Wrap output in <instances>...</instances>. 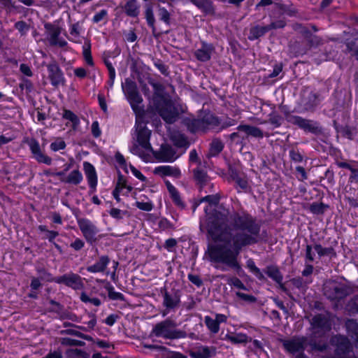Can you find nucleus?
Instances as JSON below:
<instances>
[{"label": "nucleus", "instance_id": "1", "mask_svg": "<svg viewBox=\"0 0 358 358\" xmlns=\"http://www.w3.org/2000/svg\"><path fill=\"white\" fill-rule=\"evenodd\" d=\"M207 232L215 242L208 247L209 259L238 271V257L245 247L258 243L262 239L261 223L247 212L235 213L228 223V212L213 211L208 215Z\"/></svg>", "mask_w": 358, "mask_h": 358}, {"label": "nucleus", "instance_id": "2", "mask_svg": "<svg viewBox=\"0 0 358 358\" xmlns=\"http://www.w3.org/2000/svg\"><path fill=\"white\" fill-rule=\"evenodd\" d=\"M148 83L154 90L152 103L156 111L166 123L175 122L182 111L181 106L176 105L171 99L164 96L165 87L162 84L155 82L153 79H149Z\"/></svg>", "mask_w": 358, "mask_h": 358}, {"label": "nucleus", "instance_id": "3", "mask_svg": "<svg viewBox=\"0 0 358 358\" xmlns=\"http://www.w3.org/2000/svg\"><path fill=\"white\" fill-rule=\"evenodd\" d=\"M355 288L349 282L329 280L324 283L323 292L327 299L337 303L354 293Z\"/></svg>", "mask_w": 358, "mask_h": 358}, {"label": "nucleus", "instance_id": "4", "mask_svg": "<svg viewBox=\"0 0 358 358\" xmlns=\"http://www.w3.org/2000/svg\"><path fill=\"white\" fill-rule=\"evenodd\" d=\"M183 124L191 133H206L208 130L220 132V118L211 113H207L201 118L186 117Z\"/></svg>", "mask_w": 358, "mask_h": 358}, {"label": "nucleus", "instance_id": "5", "mask_svg": "<svg viewBox=\"0 0 358 358\" xmlns=\"http://www.w3.org/2000/svg\"><path fill=\"white\" fill-rule=\"evenodd\" d=\"M176 322L167 318L157 323L152 328L150 335L164 339H178L187 336L185 331L176 329Z\"/></svg>", "mask_w": 358, "mask_h": 358}, {"label": "nucleus", "instance_id": "6", "mask_svg": "<svg viewBox=\"0 0 358 358\" xmlns=\"http://www.w3.org/2000/svg\"><path fill=\"white\" fill-rule=\"evenodd\" d=\"M331 343L335 348V356L324 355L322 358H355L349 355L353 351V345L346 336L336 335L331 338Z\"/></svg>", "mask_w": 358, "mask_h": 358}, {"label": "nucleus", "instance_id": "7", "mask_svg": "<svg viewBox=\"0 0 358 358\" xmlns=\"http://www.w3.org/2000/svg\"><path fill=\"white\" fill-rule=\"evenodd\" d=\"M160 293L163 298L162 305L166 309L162 311V316L165 317L171 310H175L180 305L181 291L178 289L166 287L161 288Z\"/></svg>", "mask_w": 358, "mask_h": 358}, {"label": "nucleus", "instance_id": "8", "mask_svg": "<svg viewBox=\"0 0 358 358\" xmlns=\"http://www.w3.org/2000/svg\"><path fill=\"white\" fill-rule=\"evenodd\" d=\"M286 120L294 125L298 126L306 132H310L315 135H320L323 133V129L320 123L313 120L303 118L301 116L286 114Z\"/></svg>", "mask_w": 358, "mask_h": 358}, {"label": "nucleus", "instance_id": "9", "mask_svg": "<svg viewBox=\"0 0 358 358\" xmlns=\"http://www.w3.org/2000/svg\"><path fill=\"white\" fill-rule=\"evenodd\" d=\"M122 87L131 108L136 111L138 105L143 101V99L138 91L136 83L130 79H126L125 84Z\"/></svg>", "mask_w": 358, "mask_h": 358}, {"label": "nucleus", "instance_id": "10", "mask_svg": "<svg viewBox=\"0 0 358 358\" xmlns=\"http://www.w3.org/2000/svg\"><path fill=\"white\" fill-rule=\"evenodd\" d=\"M78 224L87 243L93 244L98 240L96 234L99 229L90 220L81 218L78 220Z\"/></svg>", "mask_w": 358, "mask_h": 358}, {"label": "nucleus", "instance_id": "11", "mask_svg": "<svg viewBox=\"0 0 358 358\" xmlns=\"http://www.w3.org/2000/svg\"><path fill=\"white\" fill-rule=\"evenodd\" d=\"M56 283L64 284L75 290L82 289L84 287L82 278L72 272L57 277Z\"/></svg>", "mask_w": 358, "mask_h": 358}, {"label": "nucleus", "instance_id": "12", "mask_svg": "<svg viewBox=\"0 0 358 358\" xmlns=\"http://www.w3.org/2000/svg\"><path fill=\"white\" fill-rule=\"evenodd\" d=\"M48 78L52 86L57 87L64 85L65 78L64 73L56 62H52L47 65Z\"/></svg>", "mask_w": 358, "mask_h": 358}, {"label": "nucleus", "instance_id": "13", "mask_svg": "<svg viewBox=\"0 0 358 358\" xmlns=\"http://www.w3.org/2000/svg\"><path fill=\"white\" fill-rule=\"evenodd\" d=\"M155 155L159 161L172 162L178 159L180 154H177L176 149L173 146L169 144H162Z\"/></svg>", "mask_w": 358, "mask_h": 358}, {"label": "nucleus", "instance_id": "14", "mask_svg": "<svg viewBox=\"0 0 358 358\" xmlns=\"http://www.w3.org/2000/svg\"><path fill=\"white\" fill-rule=\"evenodd\" d=\"M306 341L304 338H294L284 341L282 345L285 349L291 354L304 355Z\"/></svg>", "mask_w": 358, "mask_h": 358}, {"label": "nucleus", "instance_id": "15", "mask_svg": "<svg viewBox=\"0 0 358 358\" xmlns=\"http://www.w3.org/2000/svg\"><path fill=\"white\" fill-rule=\"evenodd\" d=\"M28 145L31 152V154L33 155L34 158L38 163H43L47 165H50L52 164V160L51 157H48V155L43 152V151L41 149L39 143L35 138L30 139L28 141Z\"/></svg>", "mask_w": 358, "mask_h": 358}, {"label": "nucleus", "instance_id": "16", "mask_svg": "<svg viewBox=\"0 0 358 358\" xmlns=\"http://www.w3.org/2000/svg\"><path fill=\"white\" fill-rule=\"evenodd\" d=\"M137 142L146 151H152V147L150 143V137L151 131L149 130L145 124H139L136 127Z\"/></svg>", "mask_w": 358, "mask_h": 358}, {"label": "nucleus", "instance_id": "17", "mask_svg": "<svg viewBox=\"0 0 358 358\" xmlns=\"http://www.w3.org/2000/svg\"><path fill=\"white\" fill-rule=\"evenodd\" d=\"M322 99L320 94L310 91L306 94H304L301 102L305 110L314 111Z\"/></svg>", "mask_w": 358, "mask_h": 358}, {"label": "nucleus", "instance_id": "18", "mask_svg": "<svg viewBox=\"0 0 358 358\" xmlns=\"http://www.w3.org/2000/svg\"><path fill=\"white\" fill-rule=\"evenodd\" d=\"M214 51L215 48L213 44L201 41V47L195 50L194 55L197 60L206 62L210 59L211 55Z\"/></svg>", "mask_w": 358, "mask_h": 358}, {"label": "nucleus", "instance_id": "19", "mask_svg": "<svg viewBox=\"0 0 358 358\" xmlns=\"http://www.w3.org/2000/svg\"><path fill=\"white\" fill-rule=\"evenodd\" d=\"M154 173L162 178L169 176L179 178L181 176V172L178 167L169 165L156 167L154 170Z\"/></svg>", "mask_w": 358, "mask_h": 358}, {"label": "nucleus", "instance_id": "20", "mask_svg": "<svg viewBox=\"0 0 358 358\" xmlns=\"http://www.w3.org/2000/svg\"><path fill=\"white\" fill-rule=\"evenodd\" d=\"M215 354V350L213 347L201 345L193 348L189 352L192 358H210Z\"/></svg>", "mask_w": 358, "mask_h": 358}, {"label": "nucleus", "instance_id": "21", "mask_svg": "<svg viewBox=\"0 0 358 358\" xmlns=\"http://www.w3.org/2000/svg\"><path fill=\"white\" fill-rule=\"evenodd\" d=\"M83 166L89 186L95 189L97 185V176L94 167L87 162L83 163Z\"/></svg>", "mask_w": 358, "mask_h": 358}, {"label": "nucleus", "instance_id": "22", "mask_svg": "<svg viewBox=\"0 0 358 358\" xmlns=\"http://www.w3.org/2000/svg\"><path fill=\"white\" fill-rule=\"evenodd\" d=\"M109 262L110 259L107 255L101 256L94 264L87 266V271L90 273H103L105 271Z\"/></svg>", "mask_w": 358, "mask_h": 358}, {"label": "nucleus", "instance_id": "23", "mask_svg": "<svg viewBox=\"0 0 358 358\" xmlns=\"http://www.w3.org/2000/svg\"><path fill=\"white\" fill-rule=\"evenodd\" d=\"M237 129L239 131H243L245 133L247 136H252L255 138H262L264 137L263 131L259 127L251 126L248 124H240Z\"/></svg>", "mask_w": 358, "mask_h": 358}, {"label": "nucleus", "instance_id": "24", "mask_svg": "<svg viewBox=\"0 0 358 358\" xmlns=\"http://www.w3.org/2000/svg\"><path fill=\"white\" fill-rule=\"evenodd\" d=\"M165 184L173 203L180 208H184L185 205L177 189L169 180H165Z\"/></svg>", "mask_w": 358, "mask_h": 358}, {"label": "nucleus", "instance_id": "25", "mask_svg": "<svg viewBox=\"0 0 358 358\" xmlns=\"http://www.w3.org/2000/svg\"><path fill=\"white\" fill-rule=\"evenodd\" d=\"M205 14H213L215 12L213 3L211 0H189Z\"/></svg>", "mask_w": 358, "mask_h": 358}, {"label": "nucleus", "instance_id": "26", "mask_svg": "<svg viewBox=\"0 0 358 358\" xmlns=\"http://www.w3.org/2000/svg\"><path fill=\"white\" fill-rule=\"evenodd\" d=\"M346 54L358 61V37L347 39L345 42Z\"/></svg>", "mask_w": 358, "mask_h": 358}, {"label": "nucleus", "instance_id": "27", "mask_svg": "<svg viewBox=\"0 0 358 358\" xmlns=\"http://www.w3.org/2000/svg\"><path fill=\"white\" fill-rule=\"evenodd\" d=\"M170 139L177 148H187L189 146V143L186 136L179 131H174L171 132Z\"/></svg>", "mask_w": 358, "mask_h": 358}, {"label": "nucleus", "instance_id": "28", "mask_svg": "<svg viewBox=\"0 0 358 358\" xmlns=\"http://www.w3.org/2000/svg\"><path fill=\"white\" fill-rule=\"evenodd\" d=\"M83 178L82 173L76 169L72 171L66 178H61L60 181L66 184L78 185L82 182Z\"/></svg>", "mask_w": 358, "mask_h": 358}, {"label": "nucleus", "instance_id": "29", "mask_svg": "<svg viewBox=\"0 0 358 358\" xmlns=\"http://www.w3.org/2000/svg\"><path fill=\"white\" fill-rule=\"evenodd\" d=\"M345 327L348 335L358 343V322L354 319H348L345 322Z\"/></svg>", "mask_w": 358, "mask_h": 358}, {"label": "nucleus", "instance_id": "30", "mask_svg": "<svg viewBox=\"0 0 358 358\" xmlns=\"http://www.w3.org/2000/svg\"><path fill=\"white\" fill-rule=\"evenodd\" d=\"M45 29L48 34V39L50 44H55V41L59 38L61 34L60 28L52 24L47 23L45 24Z\"/></svg>", "mask_w": 358, "mask_h": 358}, {"label": "nucleus", "instance_id": "31", "mask_svg": "<svg viewBox=\"0 0 358 358\" xmlns=\"http://www.w3.org/2000/svg\"><path fill=\"white\" fill-rule=\"evenodd\" d=\"M225 339L233 344H243L252 341L250 337L242 333L227 334Z\"/></svg>", "mask_w": 358, "mask_h": 358}, {"label": "nucleus", "instance_id": "32", "mask_svg": "<svg viewBox=\"0 0 358 358\" xmlns=\"http://www.w3.org/2000/svg\"><path fill=\"white\" fill-rule=\"evenodd\" d=\"M269 31V27L268 25L266 26H260L256 25L250 28V34L248 36V39L250 41H254L258 39L259 38L263 36L266 33Z\"/></svg>", "mask_w": 358, "mask_h": 358}, {"label": "nucleus", "instance_id": "33", "mask_svg": "<svg viewBox=\"0 0 358 358\" xmlns=\"http://www.w3.org/2000/svg\"><path fill=\"white\" fill-rule=\"evenodd\" d=\"M313 248L320 258L324 256L335 258L337 256L336 252L333 247L324 248L321 244L317 243L314 245Z\"/></svg>", "mask_w": 358, "mask_h": 358}, {"label": "nucleus", "instance_id": "34", "mask_svg": "<svg viewBox=\"0 0 358 358\" xmlns=\"http://www.w3.org/2000/svg\"><path fill=\"white\" fill-rule=\"evenodd\" d=\"M145 17L148 26L152 29V34L156 36L157 29L155 25V18L154 16L152 7L150 4L145 5Z\"/></svg>", "mask_w": 358, "mask_h": 358}, {"label": "nucleus", "instance_id": "35", "mask_svg": "<svg viewBox=\"0 0 358 358\" xmlns=\"http://www.w3.org/2000/svg\"><path fill=\"white\" fill-rule=\"evenodd\" d=\"M140 6L137 0H129L124 6V11L128 16L136 17L139 14Z\"/></svg>", "mask_w": 358, "mask_h": 358}, {"label": "nucleus", "instance_id": "36", "mask_svg": "<svg viewBox=\"0 0 358 358\" xmlns=\"http://www.w3.org/2000/svg\"><path fill=\"white\" fill-rule=\"evenodd\" d=\"M62 117L71 123V127L73 130L77 129L80 124V119L73 112L68 109H64Z\"/></svg>", "mask_w": 358, "mask_h": 358}, {"label": "nucleus", "instance_id": "37", "mask_svg": "<svg viewBox=\"0 0 358 358\" xmlns=\"http://www.w3.org/2000/svg\"><path fill=\"white\" fill-rule=\"evenodd\" d=\"M265 273L269 278L276 282H280L282 281L283 276L276 266H267Z\"/></svg>", "mask_w": 358, "mask_h": 358}, {"label": "nucleus", "instance_id": "38", "mask_svg": "<svg viewBox=\"0 0 358 358\" xmlns=\"http://www.w3.org/2000/svg\"><path fill=\"white\" fill-rule=\"evenodd\" d=\"M194 177L197 182L200 185V188H203L209 181V178L207 173L201 169H194Z\"/></svg>", "mask_w": 358, "mask_h": 358}, {"label": "nucleus", "instance_id": "39", "mask_svg": "<svg viewBox=\"0 0 358 358\" xmlns=\"http://www.w3.org/2000/svg\"><path fill=\"white\" fill-rule=\"evenodd\" d=\"M224 148V143L219 138H214L210 146L209 155L210 156H217L219 155Z\"/></svg>", "mask_w": 358, "mask_h": 358}, {"label": "nucleus", "instance_id": "40", "mask_svg": "<svg viewBox=\"0 0 358 358\" xmlns=\"http://www.w3.org/2000/svg\"><path fill=\"white\" fill-rule=\"evenodd\" d=\"M289 52L294 57H298L300 55H303L307 52L308 49L305 47H303L301 43L298 41H295L294 43L289 45Z\"/></svg>", "mask_w": 358, "mask_h": 358}, {"label": "nucleus", "instance_id": "41", "mask_svg": "<svg viewBox=\"0 0 358 358\" xmlns=\"http://www.w3.org/2000/svg\"><path fill=\"white\" fill-rule=\"evenodd\" d=\"M106 289L108 291V297L111 300H119V301H124V295L120 293L115 291L114 287L108 282L105 286Z\"/></svg>", "mask_w": 358, "mask_h": 358}, {"label": "nucleus", "instance_id": "42", "mask_svg": "<svg viewBox=\"0 0 358 358\" xmlns=\"http://www.w3.org/2000/svg\"><path fill=\"white\" fill-rule=\"evenodd\" d=\"M235 183V188L238 189V192H240L238 189L245 192H249L251 189L248 179L245 176H242L241 178L236 180Z\"/></svg>", "mask_w": 358, "mask_h": 358}, {"label": "nucleus", "instance_id": "43", "mask_svg": "<svg viewBox=\"0 0 358 358\" xmlns=\"http://www.w3.org/2000/svg\"><path fill=\"white\" fill-rule=\"evenodd\" d=\"M36 271L39 275L38 278H41V280L56 282V278H54L52 275L49 273L45 268L37 267Z\"/></svg>", "mask_w": 358, "mask_h": 358}, {"label": "nucleus", "instance_id": "44", "mask_svg": "<svg viewBox=\"0 0 358 358\" xmlns=\"http://www.w3.org/2000/svg\"><path fill=\"white\" fill-rule=\"evenodd\" d=\"M309 345L313 350H317L319 352H324L328 348L327 343L324 341H317L315 340L311 339L310 341Z\"/></svg>", "mask_w": 358, "mask_h": 358}, {"label": "nucleus", "instance_id": "45", "mask_svg": "<svg viewBox=\"0 0 358 358\" xmlns=\"http://www.w3.org/2000/svg\"><path fill=\"white\" fill-rule=\"evenodd\" d=\"M247 266L250 271L260 280H264V275L261 272L260 269L255 265V262L250 259L247 261Z\"/></svg>", "mask_w": 358, "mask_h": 358}, {"label": "nucleus", "instance_id": "46", "mask_svg": "<svg viewBox=\"0 0 358 358\" xmlns=\"http://www.w3.org/2000/svg\"><path fill=\"white\" fill-rule=\"evenodd\" d=\"M204 322L211 332L216 334L219 331L220 325L217 324V322L215 320V319L214 320L210 316H206L204 318Z\"/></svg>", "mask_w": 358, "mask_h": 358}, {"label": "nucleus", "instance_id": "47", "mask_svg": "<svg viewBox=\"0 0 358 358\" xmlns=\"http://www.w3.org/2000/svg\"><path fill=\"white\" fill-rule=\"evenodd\" d=\"M38 229L42 232L46 233L45 238H47L51 243H53L55 242V238L59 236L58 231L48 230L45 225H39Z\"/></svg>", "mask_w": 358, "mask_h": 358}, {"label": "nucleus", "instance_id": "48", "mask_svg": "<svg viewBox=\"0 0 358 358\" xmlns=\"http://www.w3.org/2000/svg\"><path fill=\"white\" fill-rule=\"evenodd\" d=\"M313 324L315 327L324 329L328 326V320L324 316L317 315L313 318Z\"/></svg>", "mask_w": 358, "mask_h": 358}, {"label": "nucleus", "instance_id": "49", "mask_svg": "<svg viewBox=\"0 0 358 358\" xmlns=\"http://www.w3.org/2000/svg\"><path fill=\"white\" fill-rule=\"evenodd\" d=\"M68 355L71 358H90V354L80 349H70L67 351Z\"/></svg>", "mask_w": 358, "mask_h": 358}, {"label": "nucleus", "instance_id": "50", "mask_svg": "<svg viewBox=\"0 0 358 358\" xmlns=\"http://www.w3.org/2000/svg\"><path fill=\"white\" fill-rule=\"evenodd\" d=\"M293 29L297 33L300 34L305 39L308 37V35L311 34L308 27L303 26L301 24L296 23L294 24Z\"/></svg>", "mask_w": 358, "mask_h": 358}, {"label": "nucleus", "instance_id": "51", "mask_svg": "<svg viewBox=\"0 0 358 358\" xmlns=\"http://www.w3.org/2000/svg\"><path fill=\"white\" fill-rule=\"evenodd\" d=\"M158 16L159 20L163 21L167 25L171 23V16L169 12L164 7L159 6Z\"/></svg>", "mask_w": 358, "mask_h": 358}, {"label": "nucleus", "instance_id": "52", "mask_svg": "<svg viewBox=\"0 0 358 358\" xmlns=\"http://www.w3.org/2000/svg\"><path fill=\"white\" fill-rule=\"evenodd\" d=\"M66 146V144L62 138H55V141L50 144V148L51 150L57 152L59 150L65 149Z\"/></svg>", "mask_w": 358, "mask_h": 358}, {"label": "nucleus", "instance_id": "53", "mask_svg": "<svg viewBox=\"0 0 358 358\" xmlns=\"http://www.w3.org/2000/svg\"><path fill=\"white\" fill-rule=\"evenodd\" d=\"M307 43L310 48L317 47L322 44V39L318 36L314 35L312 33L308 35V37L306 39Z\"/></svg>", "mask_w": 358, "mask_h": 358}, {"label": "nucleus", "instance_id": "54", "mask_svg": "<svg viewBox=\"0 0 358 358\" xmlns=\"http://www.w3.org/2000/svg\"><path fill=\"white\" fill-rule=\"evenodd\" d=\"M328 207L323 203H313L310 206V211L317 215L323 214L325 209Z\"/></svg>", "mask_w": 358, "mask_h": 358}, {"label": "nucleus", "instance_id": "55", "mask_svg": "<svg viewBox=\"0 0 358 358\" xmlns=\"http://www.w3.org/2000/svg\"><path fill=\"white\" fill-rule=\"evenodd\" d=\"M61 343L62 345L66 346H84L85 345L84 341L73 339L71 338H62Z\"/></svg>", "mask_w": 358, "mask_h": 358}, {"label": "nucleus", "instance_id": "56", "mask_svg": "<svg viewBox=\"0 0 358 358\" xmlns=\"http://www.w3.org/2000/svg\"><path fill=\"white\" fill-rule=\"evenodd\" d=\"M227 137L229 138L231 143H235L236 145L243 144L245 139V137L241 136L238 131L233 132L227 136Z\"/></svg>", "mask_w": 358, "mask_h": 358}, {"label": "nucleus", "instance_id": "57", "mask_svg": "<svg viewBox=\"0 0 358 358\" xmlns=\"http://www.w3.org/2000/svg\"><path fill=\"white\" fill-rule=\"evenodd\" d=\"M80 298L83 303H90L96 306H99L101 304L99 299L90 298L85 292H82Z\"/></svg>", "mask_w": 358, "mask_h": 358}, {"label": "nucleus", "instance_id": "58", "mask_svg": "<svg viewBox=\"0 0 358 358\" xmlns=\"http://www.w3.org/2000/svg\"><path fill=\"white\" fill-rule=\"evenodd\" d=\"M14 27L18 30L21 36H25L29 30V25L24 21H18L15 22Z\"/></svg>", "mask_w": 358, "mask_h": 358}, {"label": "nucleus", "instance_id": "59", "mask_svg": "<svg viewBox=\"0 0 358 358\" xmlns=\"http://www.w3.org/2000/svg\"><path fill=\"white\" fill-rule=\"evenodd\" d=\"M145 150L140 144H134L131 148V152L136 155H138L141 158L145 159L148 155L145 154Z\"/></svg>", "mask_w": 358, "mask_h": 358}, {"label": "nucleus", "instance_id": "60", "mask_svg": "<svg viewBox=\"0 0 358 358\" xmlns=\"http://www.w3.org/2000/svg\"><path fill=\"white\" fill-rule=\"evenodd\" d=\"M348 308L350 312L358 313V295L353 296L348 303Z\"/></svg>", "mask_w": 358, "mask_h": 358}, {"label": "nucleus", "instance_id": "61", "mask_svg": "<svg viewBox=\"0 0 358 358\" xmlns=\"http://www.w3.org/2000/svg\"><path fill=\"white\" fill-rule=\"evenodd\" d=\"M313 247L310 245H306L305 253V262L310 263L315 260V252L313 250Z\"/></svg>", "mask_w": 358, "mask_h": 358}, {"label": "nucleus", "instance_id": "62", "mask_svg": "<svg viewBox=\"0 0 358 358\" xmlns=\"http://www.w3.org/2000/svg\"><path fill=\"white\" fill-rule=\"evenodd\" d=\"M19 87L22 90H25L27 93L31 92L34 89V85L29 80L26 78L22 79Z\"/></svg>", "mask_w": 358, "mask_h": 358}, {"label": "nucleus", "instance_id": "63", "mask_svg": "<svg viewBox=\"0 0 358 358\" xmlns=\"http://www.w3.org/2000/svg\"><path fill=\"white\" fill-rule=\"evenodd\" d=\"M282 118L277 114H271L269 118V122L275 127H279L282 124Z\"/></svg>", "mask_w": 358, "mask_h": 358}, {"label": "nucleus", "instance_id": "64", "mask_svg": "<svg viewBox=\"0 0 358 358\" xmlns=\"http://www.w3.org/2000/svg\"><path fill=\"white\" fill-rule=\"evenodd\" d=\"M84 246L85 242L79 238H76L75 241L70 244V247L76 251L80 250Z\"/></svg>", "mask_w": 358, "mask_h": 358}]
</instances>
